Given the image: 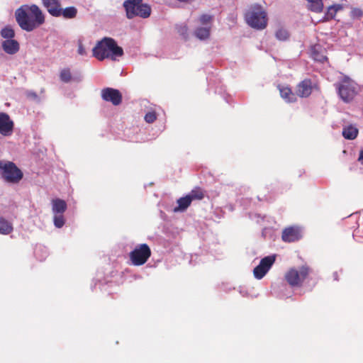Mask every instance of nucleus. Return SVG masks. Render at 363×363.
Listing matches in <instances>:
<instances>
[{"label": "nucleus", "mask_w": 363, "mask_h": 363, "mask_svg": "<svg viewBox=\"0 0 363 363\" xmlns=\"http://www.w3.org/2000/svg\"><path fill=\"white\" fill-rule=\"evenodd\" d=\"M16 21L20 28L31 32L45 22V16L35 4L23 5L15 11Z\"/></svg>", "instance_id": "nucleus-1"}, {"label": "nucleus", "mask_w": 363, "mask_h": 363, "mask_svg": "<svg viewBox=\"0 0 363 363\" xmlns=\"http://www.w3.org/2000/svg\"><path fill=\"white\" fill-rule=\"evenodd\" d=\"M92 51L93 56L101 61L106 58L116 60L123 55V48L117 45L115 40L108 37L99 41Z\"/></svg>", "instance_id": "nucleus-2"}, {"label": "nucleus", "mask_w": 363, "mask_h": 363, "mask_svg": "<svg viewBox=\"0 0 363 363\" xmlns=\"http://www.w3.org/2000/svg\"><path fill=\"white\" fill-rule=\"evenodd\" d=\"M337 94L345 103L352 101L358 93V85L350 77L343 75L335 84Z\"/></svg>", "instance_id": "nucleus-3"}, {"label": "nucleus", "mask_w": 363, "mask_h": 363, "mask_svg": "<svg viewBox=\"0 0 363 363\" xmlns=\"http://www.w3.org/2000/svg\"><path fill=\"white\" fill-rule=\"evenodd\" d=\"M247 23L252 28L262 30L267 25V13L259 5H254L245 14Z\"/></svg>", "instance_id": "nucleus-4"}, {"label": "nucleus", "mask_w": 363, "mask_h": 363, "mask_svg": "<svg viewBox=\"0 0 363 363\" xmlns=\"http://www.w3.org/2000/svg\"><path fill=\"white\" fill-rule=\"evenodd\" d=\"M123 6L126 11L127 18L129 19L135 16L146 18L151 13L150 6L142 4V0H125Z\"/></svg>", "instance_id": "nucleus-5"}, {"label": "nucleus", "mask_w": 363, "mask_h": 363, "mask_svg": "<svg viewBox=\"0 0 363 363\" xmlns=\"http://www.w3.org/2000/svg\"><path fill=\"white\" fill-rule=\"evenodd\" d=\"M2 178L10 183H17L23 177L22 172L11 162L0 161Z\"/></svg>", "instance_id": "nucleus-6"}, {"label": "nucleus", "mask_w": 363, "mask_h": 363, "mask_svg": "<svg viewBox=\"0 0 363 363\" xmlns=\"http://www.w3.org/2000/svg\"><path fill=\"white\" fill-rule=\"evenodd\" d=\"M151 255V250L147 244H140L130 253V259L135 266L144 264Z\"/></svg>", "instance_id": "nucleus-7"}, {"label": "nucleus", "mask_w": 363, "mask_h": 363, "mask_svg": "<svg viewBox=\"0 0 363 363\" xmlns=\"http://www.w3.org/2000/svg\"><path fill=\"white\" fill-rule=\"evenodd\" d=\"M309 269L303 266L298 272L294 268L291 269L285 275V279L291 286H298L308 274Z\"/></svg>", "instance_id": "nucleus-8"}, {"label": "nucleus", "mask_w": 363, "mask_h": 363, "mask_svg": "<svg viewBox=\"0 0 363 363\" xmlns=\"http://www.w3.org/2000/svg\"><path fill=\"white\" fill-rule=\"evenodd\" d=\"M274 262L275 255L267 256L262 259L259 265L253 270L255 277L257 279H262L270 269Z\"/></svg>", "instance_id": "nucleus-9"}, {"label": "nucleus", "mask_w": 363, "mask_h": 363, "mask_svg": "<svg viewBox=\"0 0 363 363\" xmlns=\"http://www.w3.org/2000/svg\"><path fill=\"white\" fill-rule=\"evenodd\" d=\"M101 97L104 101L111 102L114 106L119 105L122 101V95L120 91L113 88L102 89Z\"/></svg>", "instance_id": "nucleus-10"}, {"label": "nucleus", "mask_w": 363, "mask_h": 363, "mask_svg": "<svg viewBox=\"0 0 363 363\" xmlns=\"http://www.w3.org/2000/svg\"><path fill=\"white\" fill-rule=\"evenodd\" d=\"M13 122L9 116L3 112H0V133L3 136H10L13 133Z\"/></svg>", "instance_id": "nucleus-11"}, {"label": "nucleus", "mask_w": 363, "mask_h": 363, "mask_svg": "<svg viewBox=\"0 0 363 363\" xmlns=\"http://www.w3.org/2000/svg\"><path fill=\"white\" fill-rule=\"evenodd\" d=\"M42 3L51 16L60 17L61 4L59 0H42Z\"/></svg>", "instance_id": "nucleus-12"}, {"label": "nucleus", "mask_w": 363, "mask_h": 363, "mask_svg": "<svg viewBox=\"0 0 363 363\" xmlns=\"http://www.w3.org/2000/svg\"><path fill=\"white\" fill-rule=\"evenodd\" d=\"M281 238L284 242H291L298 240L301 235L297 228L289 227L284 230Z\"/></svg>", "instance_id": "nucleus-13"}, {"label": "nucleus", "mask_w": 363, "mask_h": 363, "mask_svg": "<svg viewBox=\"0 0 363 363\" xmlns=\"http://www.w3.org/2000/svg\"><path fill=\"white\" fill-rule=\"evenodd\" d=\"M312 92V82L311 79H304L301 82L296 89L297 94L301 97H307Z\"/></svg>", "instance_id": "nucleus-14"}, {"label": "nucleus", "mask_w": 363, "mask_h": 363, "mask_svg": "<svg viewBox=\"0 0 363 363\" xmlns=\"http://www.w3.org/2000/svg\"><path fill=\"white\" fill-rule=\"evenodd\" d=\"M1 47L4 51L9 55H14L20 49L19 43L16 40H5L1 43Z\"/></svg>", "instance_id": "nucleus-15"}, {"label": "nucleus", "mask_w": 363, "mask_h": 363, "mask_svg": "<svg viewBox=\"0 0 363 363\" xmlns=\"http://www.w3.org/2000/svg\"><path fill=\"white\" fill-rule=\"evenodd\" d=\"M311 55L313 59L317 62L323 63L327 60L324 50L320 45H315L311 47Z\"/></svg>", "instance_id": "nucleus-16"}, {"label": "nucleus", "mask_w": 363, "mask_h": 363, "mask_svg": "<svg viewBox=\"0 0 363 363\" xmlns=\"http://www.w3.org/2000/svg\"><path fill=\"white\" fill-rule=\"evenodd\" d=\"M60 79L64 83H69L71 82H79L82 80L81 77H73L69 68H64L60 71Z\"/></svg>", "instance_id": "nucleus-17"}, {"label": "nucleus", "mask_w": 363, "mask_h": 363, "mask_svg": "<svg viewBox=\"0 0 363 363\" xmlns=\"http://www.w3.org/2000/svg\"><path fill=\"white\" fill-rule=\"evenodd\" d=\"M66 202L60 199L52 200V211L54 214H63L67 209Z\"/></svg>", "instance_id": "nucleus-18"}, {"label": "nucleus", "mask_w": 363, "mask_h": 363, "mask_svg": "<svg viewBox=\"0 0 363 363\" xmlns=\"http://www.w3.org/2000/svg\"><path fill=\"white\" fill-rule=\"evenodd\" d=\"M191 201L188 195L179 198L177 203L178 206L174 208V212H183L187 209V208L191 205Z\"/></svg>", "instance_id": "nucleus-19"}, {"label": "nucleus", "mask_w": 363, "mask_h": 363, "mask_svg": "<svg viewBox=\"0 0 363 363\" xmlns=\"http://www.w3.org/2000/svg\"><path fill=\"white\" fill-rule=\"evenodd\" d=\"M12 223L3 217H0V234L9 235L13 231Z\"/></svg>", "instance_id": "nucleus-20"}, {"label": "nucleus", "mask_w": 363, "mask_h": 363, "mask_svg": "<svg viewBox=\"0 0 363 363\" xmlns=\"http://www.w3.org/2000/svg\"><path fill=\"white\" fill-rule=\"evenodd\" d=\"M211 27H199L194 31L196 37L200 40H206L208 38L210 35Z\"/></svg>", "instance_id": "nucleus-21"}, {"label": "nucleus", "mask_w": 363, "mask_h": 363, "mask_svg": "<svg viewBox=\"0 0 363 363\" xmlns=\"http://www.w3.org/2000/svg\"><path fill=\"white\" fill-rule=\"evenodd\" d=\"M358 134V129L353 125H349L343 128L342 135L348 140L354 139Z\"/></svg>", "instance_id": "nucleus-22"}, {"label": "nucleus", "mask_w": 363, "mask_h": 363, "mask_svg": "<svg viewBox=\"0 0 363 363\" xmlns=\"http://www.w3.org/2000/svg\"><path fill=\"white\" fill-rule=\"evenodd\" d=\"M77 10L74 6H70L60 9V16H62L65 18H73L77 16Z\"/></svg>", "instance_id": "nucleus-23"}, {"label": "nucleus", "mask_w": 363, "mask_h": 363, "mask_svg": "<svg viewBox=\"0 0 363 363\" xmlns=\"http://www.w3.org/2000/svg\"><path fill=\"white\" fill-rule=\"evenodd\" d=\"M187 195L191 201L194 200H201L204 197L203 192L199 187L194 188Z\"/></svg>", "instance_id": "nucleus-24"}, {"label": "nucleus", "mask_w": 363, "mask_h": 363, "mask_svg": "<svg viewBox=\"0 0 363 363\" xmlns=\"http://www.w3.org/2000/svg\"><path fill=\"white\" fill-rule=\"evenodd\" d=\"M281 96L287 102H292L294 101V95L291 89L288 87L279 88Z\"/></svg>", "instance_id": "nucleus-25"}, {"label": "nucleus", "mask_w": 363, "mask_h": 363, "mask_svg": "<svg viewBox=\"0 0 363 363\" xmlns=\"http://www.w3.org/2000/svg\"><path fill=\"white\" fill-rule=\"evenodd\" d=\"M1 35L6 40H12L15 36L14 30L9 26H6L1 30Z\"/></svg>", "instance_id": "nucleus-26"}, {"label": "nucleus", "mask_w": 363, "mask_h": 363, "mask_svg": "<svg viewBox=\"0 0 363 363\" xmlns=\"http://www.w3.org/2000/svg\"><path fill=\"white\" fill-rule=\"evenodd\" d=\"M65 218L63 214H54V225L57 228H61L65 225Z\"/></svg>", "instance_id": "nucleus-27"}, {"label": "nucleus", "mask_w": 363, "mask_h": 363, "mask_svg": "<svg viewBox=\"0 0 363 363\" xmlns=\"http://www.w3.org/2000/svg\"><path fill=\"white\" fill-rule=\"evenodd\" d=\"M276 38L279 40H286L288 39L289 35V32L284 28H279L275 33Z\"/></svg>", "instance_id": "nucleus-28"}, {"label": "nucleus", "mask_w": 363, "mask_h": 363, "mask_svg": "<svg viewBox=\"0 0 363 363\" xmlns=\"http://www.w3.org/2000/svg\"><path fill=\"white\" fill-rule=\"evenodd\" d=\"M26 96H27V98H28L29 99H30V100H32L33 101H35V102H40V98L33 91H31V90L26 91Z\"/></svg>", "instance_id": "nucleus-29"}, {"label": "nucleus", "mask_w": 363, "mask_h": 363, "mask_svg": "<svg viewBox=\"0 0 363 363\" xmlns=\"http://www.w3.org/2000/svg\"><path fill=\"white\" fill-rule=\"evenodd\" d=\"M350 16L354 19H359L362 17L363 12L361 9L354 8L351 11Z\"/></svg>", "instance_id": "nucleus-30"}, {"label": "nucleus", "mask_w": 363, "mask_h": 363, "mask_svg": "<svg viewBox=\"0 0 363 363\" xmlns=\"http://www.w3.org/2000/svg\"><path fill=\"white\" fill-rule=\"evenodd\" d=\"M337 12L335 11V9H334L333 8L331 7V6H330L328 8V10H327V12L325 13V19L326 20H330V19H333L335 18V15H336Z\"/></svg>", "instance_id": "nucleus-31"}, {"label": "nucleus", "mask_w": 363, "mask_h": 363, "mask_svg": "<svg viewBox=\"0 0 363 363\" xmlns=\"http://www.w3.org/2000/svg\"><path fill=\"white\" fill-rule=\"evenodd\" d=\"M145 120L148 123H152L156 120V115L154 112H148L145 116Z\"/></svg>", "instance_id": "nucleus-32"}, {"label": "nucleus", "mask_w": 363, "mask_h": 363, "mask_svg": "<svg viewBox=\"0 0 363 363\" xmlns=\"http://www.w3.org/2000/svg\"><path fill=\"white\" fill-rule=\"evenodd\" d=\"M212 16L208 14H203L200 17V22L203 25H207L212 20Z\"/></svg>", "instance_id": "nucleus-33"}, {"label": "nucleus", "mask_w": 363, "mask_h": 363, "mask_svg": "<svg viewBox=\"0 0 363 363\" xmlns=\"http://www.w3.org/2000/svg\"><path fill=\"white\" fill-rule=\"evenodd\" d=\"M77 52L80 55H86V50L84 48V46L81 42H79Z\"/></svg>", "instance_id": "nucleus-34"}, {"label": "nucleus", "mask_w": 363, "mask_h": 363, "mask_svg": "<svg viewBox=\"0 0 363 363\" xmlns=\"http://www.w3.org/2000/svg\"><path fill=\"white\" fill-rule=\"evenodd\" d=\"M178 32L180 33V35H183L184 37H186L187 34V27L186 26H181L178 28Z\"/></svg>", "instance_id": "nucleus-35"}, {"label": "nucleus", "mask_w": 363, "mask_h": 363, "mask_svg": "<svg viewBox=\"0 0 363 363\" xmlns=\"http://www.w3.org/2000/svg\"><path fill=\"white\" fill-rule=\"evenodd\" d=\"M331 7L333 8L334 9H335L336 12H337L338 11H340L343 9L342 4H333L331 6Z\"/></svg>", "instance_id": "nucleus-36"}, {"label": "nucleus", "mask_w": 363, "mask_h": 363, "mask_svg": "<svg viewBox=\"0 0 363 363\" xmlns=\"http://www.w3.org/2000/svg\"><path fill=\"white\" fill-rule=\"evenodd\" d=\"M358 160L363 164V150L360 151Z\"/></svg>", "instance_id": "nucleus-37"}]
</instances>
